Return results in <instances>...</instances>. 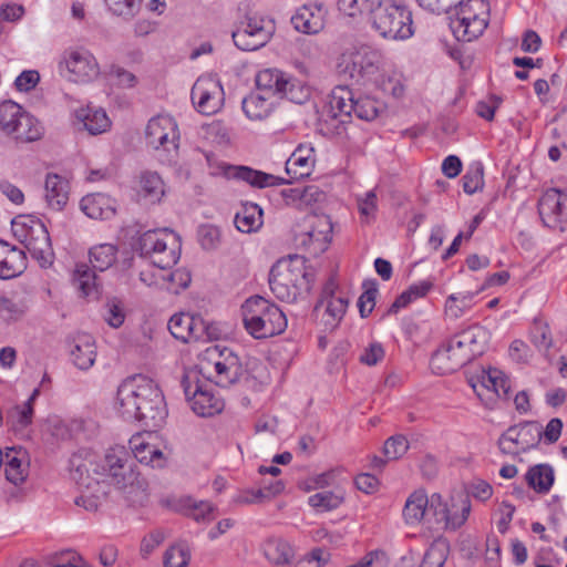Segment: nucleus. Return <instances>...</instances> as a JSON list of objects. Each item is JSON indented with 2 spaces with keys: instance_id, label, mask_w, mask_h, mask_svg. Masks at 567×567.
Listing matches in <instances>:
<instances>
[{
  "instance_id": "nucleus-1",
  "label": "nucleus",
  "mask_w": 567,
  "mask_h": 567,
  "mask_svg": "<svg viewBox=\"0 0 567 567\" xmlns=\"http://www.w3.org/2000/svg\"><path fill=\"white\" fill-rule=\"evenodd\" d=\"M115 408L125 421L142 422L148 427L159 426L167 414L161 390L141 375L118 386Z\"/></svg>"
},
{
  "instance_id": "nucleus-2",
  "label": "nucleus",
  "mask_w": 567,
  "mask_h": 567,
  "mask_svg": "<svg viewBox=\"0 0 567 567\" xmlns=\"http://www.w3.org/2000/svg\"><path fill=\"white\" fill-rule=\"evenodd\" d=\"M489 333L486 328L473 324L454 334L446 347L434 352L431 368L437 374H449L471 363L487 350Z\"/></svg>"
},
{
  "instance_id": "nucleus-3",
  "label": "nucleus",
  "mask_w": 567,
  "mask_h": 567,
  "mask_svg": "<svg viewBox=\"0 0 567 567\" xmlns=\"http://www.w3.org/2000/svg\"><path fill=\"white\" fill-rule=\"evenodd\" d=\"M103 477L109 476L121 489L125 491V497L132 506H143L148 499L147 483L134 470V461L124 447H114L107 451L104 464L100 465Z\"/></svg>"
},
{
  "instance_id": "nucleus-4",
  "label": "nucleus",
  "mask_w": 567,
  "mask_h": 567,
  "mask_svg": "<svg viewBox=\"0 0 567 567\" xmlns=\"http://www.w3.org/2000/svg\"><path fill=\"white\" fill-rule=\"evenodd\" d=\"M99 468L97 455L89 450H80L70 458L72 478L81 489L74 503L87 512H96L107 493Z\"/></svg>"
},
{
  "instance_id": "nucleus-5",
  "label": "nucleus",
  "mask_w": 567,
  "mask_h": 567,
  "mask_svg": "<svg viewBox=\"0 0 567 567\" xmlns=\"http://www.w3.org/2000/svg\"><path fill=\"white\" fill-rule=\"evenodd\" d=\"M470 503L465 498L461 506L452 504L451 507L441 504L440 495H432L429 499L424 491L419 489L412 493L405 502L403 517L410 525L421 523L425 516L433 511L435 520L443 523L446 528L456 529L462 526L470 514Z\"/></svg>"
},
{
  "instance_id": "nucleus-6",
  "label": "nucleus",
  "mask_w": 567,
  "mask_h": 567,
  "mask_svg": "<svg viewBox=\"0 0 567 567\" xmlns=\"http://www.w3.org/2000/svg\"><path fill=\"white\" fill-rule=\"evenodd\" d=\"M243 322L255 339H266L282 333L287 328L285 313L260 296L250 297L241 306Z\"/></svg>"
},
{
  "instance_id": "nucleus-7",
  "label": "nucleus",
  "mask_w": 567,
  "mask_h": 567,
  "mask_svg": "<svg viewBox=\"0 0 567 567\" xmlns=\"http://www.w3.org/2000/svg\"><path fill=\"white\" fill-rule=\"evenodd\" d=\"M312 282L313 275L307 270L303 261L297 258L278 261L269 275L272 293L286 302H293L302 292L310 291Z\"/></svg>"
},
{
  "instance_id": "nucleus-8",
  "label": "nucleus",
  "mask_w": 567,
  "mask_h": 567,
  "mask_svg": "<svg viewBox=\"0 0 567 567\" xmlns=\"http://www.w3.org/2000/svg\"><path fill=\"white\" fill-rule=\"evenodd\" d=\"M12 231L41 267L52 265L54 252L44 224L32 216H18L12 220Z\"/></svg>"
},
{
  "instance_id": "nucleus-9",
  "label": "nucleus",
  "mask_w": 567,
  "mask_h": 567,
  "mask_svg": "<svg viewBox=\"0 0 567 567\" xmlns=\"http://www.w3.org/2000/svg\"><path fill=\"white\" fill-rule=\"evenodd\" d=\"M199 370L207 379L221 388L236 383L243 374V365L238 357L227 348L219 346L208 347L198 364Z\"/></svg>"
},
{
  "instance_id": "nucleus-10",
  "label": "nucleus",
  "mask_w": 567,
  "mask_h": 567,
  "mask_svg": "<svg viewBox=\"0 0 567 567\" xmlns=\"http://www.w3.org/2000/svg\"><path fill=\"white\" fill-rule=\"evenodd\" d=\"M371 22L384 39L404 40L413 34L411 12L392 0L378 1L371 13Z\"/></svg>"
},
{
  "instance_id": "nucleus-11",
  "label": "nucleus",
  "mask_w": 567,
  "mask_h": 567,
  "mask_svg": "<svg viewBox=\"0 0 567 567\" xmlns=\"http://www.w3.org/2000/svg\"><path fill=\"white\" fill-rule=\"evenodd\" d=\"M455 7L456 17L450 23L455 38L471 42L482 35L488 24L489 4L485 0H458Z\"/></svg>"
},
{
  "instance_id": "nucleus-12",
  "label": "nucleus",
  "mask_w": 567,
  "mask_h": 567,
  "mask_svg": "<svg viewBox=\"0 0 567 567\" xmlns=\"http://www.w3.org/2000/svg\"><path fill=\"white\" fill-rule=\"evenodd\" d=\"M381 64V54L368 45L351 47L337 61L339 72L359 83L374 81Z\"/></svg>"
},
{
  "instance_id": "nucleus-13",
  "label": "nucleus",
  "mask_w": 567,
  "mask_h": 567,
  "mask_svg": "<svg viewBox=\"0 0 567 567\" xmlns=\"http://www.w3.org/2000/svg\"><path fill=\"white\" fill-rule=\"evenodd\" d=\"M179 249L178 237L166 229L148 230L140 237L141 254L159 269L173 267L179 259Z\"/></svg>"
},
{
  "instance_id": "nucleus-14",
  "label": "nucleus",
  "mask_w": 567,
  "mask_h": 567,
  "mask_svg": "<svg viewBox=\"0 0 567 567\" xmlns=\"http://www.w3.org/2000/svg\"><path fill=\"white\" fill-rule=\"evenodd\" d=\"M256 92H264L272 99L285 97L296 104H302L310 95L309 89L301 82L274 69L260 71L256 76Z\"/></svg>"
},
{
  "instance_id": "nucleus-15",
  "label": "nucleus",
  "mask_w": 567,
  "mask_h": 567,
  "mask_svg": "<svg viewBox=\"0 0 567 567\" xmlns=\"http://www.w3.org/2000/svg\"><path fill=\"white\" fill-rule=\"evenodd\" d=\"M338 282L334 276H331L324 284L321 296L313 308L316 321L324 330H334L343 319L349 300L346 297L336 296Z\"/></svg>"
},
{
  "instance_id": "nucleus-16",
  "label": "nucleus",
  "mask_w": 567,
  "mask_h": 567,
  "mask_svg": "<svg viewBox=\"0 0 567 567\" xmlns=\"http://www.w3.org/2000/svg\"><path fill=\"white\" fill-rule=\"evenodd\" d=\"M332 223L327 215H308L296 230V240L313 255L323 252L331 241Z\"/></svg>"
},
{
  "instance_id": "nucleus-17",
  "label": "nucleus",
  "mask_w": 567,
  "mask_h": 567,
  "mask_svg": "<svg viewBox=\"0 0 567 567\" xmlns=\"http://www.w3.org/2000/svg\"><path fill=\"white\" fill-rule=\"evenodd\" d=\"M182 386L186 400L197 415L212 416L223 410L224 402L215 396L210 390L206 389L196 371H188L184 374Z\"/></svg>"
},
{
  "instance_id": "nucleus-18",
  "label": "nucleus",
  "mask_w": 567,
  "mask_h": 567,
  "mask_svg": "<svg viewBox=\"0 0 567 567\" xmlns=\"http://www.w3.org/2000/svg\"><path fill=\"white\" fill-rule=\"evenodd\" d=\"M543 436L538 422L527 421L508 427L498 439V447L504 454L517 455L536 447Z\"/></svg>"
},
{
  "instance_id": "nucleus-19",
  "label": "nucleus",
  "mask_w": 567,
  "mask_h": 567,
  "mask_svg": "<svg viewBox=\"0 0 567 567\" xmlns=\"http://www.w3.org/2000/svg\"><path fill=\"white\" fill-rule=\"evenodd\" d=\"M172 336L185 343L217 339L219 331L214 324L206 323L200 317L188 313L174 315L168 321Z\"/></svg>"
},
{
  "instance_id": "nucleus-20",
  "label": "nucleus",
  "mask_w": 567,
  "mask_h": 567,
  "mask_svg": "<svg viewBox=\"0 0 567 567\" xmlns=\"http://www.w3.org/2000/svg\"><path fill=\"white\" fill-rule=\"evenodd\" d=\"M221 86L210 78L198 79L192 89V101L200 113L209 115L220 107Z\"/></svg>"
},
{
  "instance_id": "nucleus-21",
  "label": "nucleus",
  "mask_w": 567,
  "mask_h": 567,
  "mask_svg": "<svg viewBox=\"0 0 567 567\" xmlns=\"http://www.w3.org/2000/svg\"><path fill=\"white\" fill-rule=\"evenodd\" d=\"M270 37L271 31L262 24V21L252 19L233 32L234 43L243 51H255L264 47Z\"/></svg>"
},
{
  "instance_id": "nucleus-22",
  "label": "nucleus",
  "mask_w": 567,
  "mask_h": 567,
  "mask_svg": "<svg viewBox=\"0 0 567 567\" xmlns=\"http://www.w3.org/2000/svg\"><path fill=\"white\" fill-rule=\"evenodd\" d=\"M64 63L75 82L92 81L100 73L95 58L87 51L71 50L66 52Z\"/></svg>"
},
{
  "instance_id": "nucleus-23",
  "label": "nucleus",
  "mask_w": 567,
  "mask_h": 567,
  "mask_svg": "<svg viewBox=\"0 0 567 567\" xmlns=\"http://www.w3.org/2000/svg\"><path fill=\"white\" fill-rule=\"evenodd\" d=\"M326 10L322 4H305L291 18L295 29L306 34H316L324 27Z\"/></svg>"
},
{
  "instance_id": "nucleus-24",
  "label": "nucleus",
  "mask_w": 567,
  "mask_h": 567,
  "mask_svg": "<svg viewBox=\"0 0 567 567\" xmlns=\"http://www.w3.org/2000/svg\"><path fill=\"white\" fill-rule=\"evenodd\" d=\"M144 135L151 142H177L181 131L174 117L161 114L147 122Z\"/></svg>"
},
{
  "instance_id": "nucleus-25",
  "label": "nucleus",
  "mask_w": 567,
  "mask_h": 567,
  "mask_svg": "<svg viewBox=\"0 0 567 567\" xmlns=\"http://www.w3.org/2000/svg\"><path fill=\"white\" fill-rule=\"evenodd\" d=\"M25 269L24 251L0 240V278L10 279L23 272Z\"/></svg>"
},
{
  "instance_id": "nucleus-26",
  "label": "nucleus",
  "mask_w": 567,
  "mask_h": 567,
  "mask_svg": "<svg viewBox=\"0 0 567 567\" xmlns=\"http://www.w3.org/2000/svg\"><path fill=\"white\" fill-rule=\"evenodd\" d=\"M229 174L239 181L246 182L252 187L265 188L284 184H291L290 179H286L261 171L252 169L248 166H231Z\"/></svg>"
},
{
  "instance_id": "nucleus-27",
  "label": "nucleus",
  "mask_w": 567,
  "mask_h": 567,
  "mask_svg": "<svg viewBox=\"0 0 567 567\" xmlns=\"http://www.w3.org/2000/svg\"><path fill=\"white\" fill-rule=\"evenodd\" d=\"M130 447L140 463L151 465L154 468H163L166 465L164 453L158 447L144 442L141 434H136L130 440Z\"/></svg>"
},
{
  "instance_id": "nucleus-28",
  "label": "nucleus",
  "mask_w": 567,
  "mask_h": 567,
  "mask_svg": "<svg viewBox=\"0 0 567 567\" xmlns=\"http://www.w3.org/2000/svg\"><path fill=\"white\" fill-rule=\"evenodd\" d=\"M355 101L351 90L347 86H337L333 89L329 99V112L332 120L340 117V123H346L344 118L354 113Z\"/></svg>"
},
{
  "instance_id": "nucleus-29",
  "label": "nucleus",
  "mask_w": 567,
  "mask_h": 567,
  "mask_svg": "<svg viewBox=\"0 0 567 567\" xmlns=\"http://www.w3.org/2000/svg\"><path fill=\"white\" fill-rule=\"evenodd\" d=\"M4 475L13 485L22 484L29 474V462L25 460V452L11 449L3 456Z\"/></svg>"
},
{
  "instance_id": "nucleus-30",
  "label": "nucleus",
  "mask_w": 567,
  "mask_h": 567,
  "mask_svg": "<svg viewBox=\"0 0 567 567\" xmlns=\"http://www.w3.org/2000/svg\"><path fill=\"white\" fill-rule=\"evenodd\" d=\"M81 209L92 219H109L114 216L113 200L104 194H90L82 198Z\"/></svg>"
},
{
  "instance_id": "nucleus-31",
  "label": "nucleus",
  "mask_w": 567,
  "mask_h": 567,
  "mask_svg": "<svg viewBox=\"0 0 567 567\" xmlns=\"http://www.w3.org/2000/svg\"><path fill=\"white\" fill-rule=\"evenodd\" d=\"M45 199L48 204L61 210L69 199V183L58 174H48L45 178Z\"/></svg>"
},
{
  "instance_id": "nucleus-32",
  "label": "nucleus",
  "mask_w": 567,
  "mask_h": 567,
  "mask_svg": "<svg viewBox=\"0 0 567 567\" xmlns=\"http://www.w3.org/2000/svg\"><path fill=\"white\" fill-rule=\"evenodd\" d=\"M275 101L264 92H254L243 100V111L248 118L261 121L270 114Z\"/></svg>"
},
{
  "instance_id": "nucleus-33",
  "label": "nucleus",
  "mask_w": 567,
  "mask_h": 567,
  "mask_svg": "<svg viewBox=\"0 0 567 567\" xmlns=\"http://www.w3.org/2000/svg\"><path fill=\"white\" fill-rule=\"evenodd\" d=\"M74 364L82 370L93 365L96 352L94 340L89 334H81L76 338L74 348L71 351Z\"/></svg>"
},
{
  "instance_id": "nucleus-34",
  "label": "nucleus",
  "mask_w": 567,
  "mask_h": 567,
  "mask_svg": "<svg viewBox=\"0 0 567 567\" xmlns=\"http://www.w3.org/2000/svg\"><path fill=\"white\" fill-rule=\"evenodd\" d=\"M474 293H452L444 303V316L447 321L455 322L464 318L472 309Z\"/></svg>"
},
{
  "instance_id": "nucleus-35",
  "label": "nucleus",
  "mask_w": 567,
  "mask_h": 567,
  "mask_svg": "<svg viewBox=\"0 0 567 567\" xmlns=\"http://www.w3.org/2000/svg\"><path fill=\"white\" fill-rule=\"evenodd\" d=\"M538 209L543 217L559 218L567 210V196L560 189L551 188L539 199Z\"/></svg>"
},
{
  "instance_id": "nucleus-36",
  "label": "nucleus",
  "mask_w": 567,
  "mask_h": 567,
  "mask_svg": "<svg viewBox=\"0 0 567 567\" xmlns=\"http://www.w3.org/2000/svg\"><path fill=\"white\" fill-rule=\"evenodd\" d=\"M235 225L241 233H252L262 225V209L257 204H245L235 216Z\"/></svg>"
},
{
  "instance_id": "nucleus-37",
  "label": "nucleus",
  "mask_w": 567,
  "mask_h": 567,
  "mask_svg": "<svg viewBox=\"0 0 567 567\" xmlns=\"http://www.w3.org/2000/svg\"><path fill=\"white\" fill-rule=\"evenodd\" d=\"M264 553L267 559L275 565L289 564L295 551L291 545L281 538H269L264 544Z\"/></svg>"
},
{
  "instance_id": "nucleus-38",
  "label": "nucleus",
  "mask_w": 567,
  "mask_h": 567,
  "mask_svg": "<svg viewBox=\"0 0 567 567\" xmlns=\"http://www.w3.org/2000/svg\"><path fill=\"white\" fill-rule=\"evenodd\" d=\"M525 478L537 493H547L554 484V471L547 464H537L527 471Z\"/></svg>"
},
{
  "instance_id": "nucleus-39",
  "label": "nucleus",
  "mask_w": 567,
  "mask_h": 567,
  "mask_svg": "<svg viewBox=\"0 0 567 567\" xmlns=\"http://www.w3.org/2000/svg\"><path fill=\"white\" fill-rule=\"evenodd\" d=\"M138 194L151 203H157L165 194L164 182L156 172H143L140 176Z\"/></svg>"
},
{
  "instance_id": "nucleus-40",
  "label": "nucleus",
  "mask_w": 567,
  "mask_h": 567,
  "mask_svg": "<svg viewBox=\"0 0 567 567\" xmlns=\"http://www.w3.org/2000/svg\"><path fill=\"white\" fill-rule=\"evenodd\" d=\"M27 115L22 112V107L12 102L6 101L0 104V127L1 130L10 134H16L20 127L22 116Z\"/></svg>"
},
{
  "instance_id": "nucleus-41",
  "label": "nucleus",
  "mask_w": 567,
  "mask_h": 567,
  "mask_svg": "<svg viewBox=\"0 0 567 567\" xmlns=\"http://www.w3.org/2000/svg\"><path fill=\"white\" fill-rule=\"evenodd\" d=\"M76 117L92 135L105 132L111 124L106 113L102 110L81 109L76 112Z\"/></svg>"
},
{
  "instance_id": "nucleus-42",
  "label": "nucleus",
  "mask_w": 567,
  "mask_h": 567,
  "mask_svg": "<svg viewBox=\"0 0 567 567\" xmlns=\"http://www.w3.org/2000/svg\"><path fill=\"white\" fill-rule=\"evenodd\" d=\"M175 511L184 512L187 516L192 517L196 522H209L214 517L212 516L214 507L207 502H194L190 497H184L178 501L174 506Z\"/></svg>"
},
{
  "instance_id": "nucleus-43",
  "label": "nucleus",
  "mask_w": 567,
  "mask_h": 567,
  "mask_svg": "<svg viewBox=\"0 0 567 567\" xmlns=\"http://www.w3.org/2000/svg\"><path fill=\"white\" fill-rule=\"evenodd\" d=\"M74 282L84 297L97 298L99 282L95 272L85 264H80L74 270Z\"/></svg>"
},
{
  "instance_id": "nucleus-44",
  "label": "nucleus",
  "mask_w": 567,
  "mask_h": 567,
  "mask_svg": "<svg viewBox=\"0 0 567 567\" xmlns=\"http://www.w3.org/2000/svg\"><path fill=\"white\" fill-rule=\"evenodd\" d=\"M482 385L501 399L507 400L509 396V380L497 369H488V371H484L482 375Z\"/></svg>"
},
{
  "instance_id": "nucleus-45",
  "label": "nucleus",
  "mask_w": 567,
  "mask_h": 567,
  "mask_svg": "<svg viewBox=\"0 0 567 567\" xmlns=\"http://www.w3.org/2000/svg\"><path fill=\"white\" fill-rule=\"evenodd\" d=\"M117 248L111 244H101L90 250V262L95 270L104 271L116 260Z\"/></svg>"
},
{
  "instance_id": "nucleus-46",
  "label": "nucleus",
  "mask_w": 567,
  "mask_h": 567,
  "mask_svg": "<svg viewBox=\"0 0 567 567\" xmlns=\"http://www.w3.org/2000/svg\"><path fill=\"white\" fill-rule=\"evenodd\" d=\"M344 501L342 492L322 491L311 495L308 503L320 512H328L338 508Z\"/></svg>"
},
{
  "instance_id": "nucleus-47",
  "label": "nucleus",
  "mask_w": 567,
  "mask_h": 567,
  "mask_svg": "<svg viewBox=\"0 0 567 567\" xmlns=\"http://www.w3.org/2000/svg\"><path fill=\"white\" fill-rule=\"evenodd\" d=\"M449 543L445 539H435L424 554L422 565L424 567H443L449 555Z\"/></svg>"
},
{
  "instance_id": "nucleus-48",
  "label": "nucleus",
  "mask_w": 567,
  "mask_h": 567,
  "mask_svg": "<svg viewBox=\"0 0 567 567\" xmlns=\"http://www.w3.org/2000/svg\"><path fill=\"white\" fill-rule=\"evenodd\" d=\"M43 137V127L37 118L31 115L22 116L20 127L17 131L14 138L22 142H38Z\"/></svg>"
},
{
  "instance_id": "nucleus-49",
  "label": "nucleus",
  "mask_w": 567,
  "mask_h": 567,
  "mask_svg": "<svg viewBox=\"0 0 567 567\" xmlns=\"http://www.w3.org/2000/svg\"><path fill=\"white\" fill-rule=\"evenodd\" d=\"M383 104L370 96L355 100L354 114L360 120L372 121L383 111Z\"/></svg>"
},
{
  "instance_id": "nucleus-50",
  "label": "nucleus",
  "mask_w": 567,
  "mask_h": 567,
  "mask_svg": "<svg viewBox=\"0 0 567 567\" xmlns=\"http://www.w3.org/2000/svg\"><path fill=\"white\" fill-rule=\"evenodd\" d=\"M25 306L22 301L4 296L0 297V318L7 322L17 321L25 313Z\"/></svg>"
},
{
  "instance_id": "nucleus-51",
  "label": "nucleus",
  "mask_w": 567,
  "mask_h": 567,
  "mask_svg": "<svg viewBox=\"0 0 567 567\" xmlns=\"http://www.w3.org/2000/svg\"><path fill=\"white\" fill-rule=\"evenodd\" d=\"M364 291L359 297L358 307L362 318H367L375 307V298L378 295V285L374 280H365L363 282Z\"/></svg>"
},
{
  "instance_id": "nucleus-52",
  "label": "nucleus",
  "mask_w": 567,
  "mask_h": 567,
  "mask_svg": "<svg viewBox=\"0 0 567 567\" xmlns=\"http://www.w3.org/2000/svg\"><path fill=\"white\" fill-rule=\"evenodd\" d=\"M299 148L295 152L291 157L286 162V173L291 176L292 179L302 178L309 175L310 158L299 154Z\"/></svg>"
},
{
  "instance_id": "nucleus-53",
  "label": "nucleus",
  "mask_w": 567,
  "mask_h": 567,
  "mask_svg": "<svg viewBox=\"0 0 567 567\" xmlns=\"http://www.w3.org/2000/svg\"><path fill=\"white\" fill-rule=\"evenodd\" d=\"M409 441L402 434L390 436L383 445V453L389 461L399 460L409 450Z\"/></svg>"
},
{
  "instance_id": "nucleus-54",
  "label": "nucleus",
  "mask_w": 567,
  "mask_h": 567,
  "mask_svg": "<svg viewBox=\"0 0 567 567\" xmlns=\"http://www.w3.org/2000/svg\"><path fill=\"white\" fill-rule=\"evenodd\" d=\"M190 553L186 545L178 544L168 548L164 556L165 567H188Z\"/></svg>"
},
{
  "instance_id": "nucleus-55",
  "label": "nucleus",
  "mask_w": 567,
  "mask_h": 567,
  "mask_svg": "<svg viewBox=\"0 0 567 567\" xmlns=\"http://www.w3.org/2000/svg\"><path fill=\"white\" fill-rule=\"evenodd\" d=\"M379 0H339V9L349 17L364 12L372 13Z\"/></svg>"
},
{
  "instance_id": "nucleus-56",
  "label": "nucleus",
  "mask_w": 567,
  "mask_h": 567,
  "mask_svg": "<svg viewBox=\"0 0 567 567\" xmlns=\"http://www.w3.org/2000/svg\"><path fill=\"white\" fill-rule=\"evenodd\" d=\"M104 320L113 328H118L123 324L125 311L121 300L113 298L106 302Z\"/></svg>"
},
{
  "instance_id": "nucleus-57",
  "label": "nucleus",
  "mask_w": 567,
  "mask_h": 567,
  "mask_svg": "<svg viewBox=\"0 0 567 567\" xmlns=\"http://www.w3.org/2000/svg\"><path fill=\"white\" fill-rule=\"evenodd\" d=\"M535 326L536 331L532 341L539 351L548 352L553 347V338L549 324L543 321H535Z\"/></svg>"
},
{
  "instance_id": "nucleus-58",
  "label": "nucleus",
  "mask_w": 567,
  "mask_h": 567,
  "mask_svg": "<svg viewBox=\"0 0 567 567\" xmlns=\"http://www.w3.org/2000/svg\"><path fill=\"white\" fill-rule=\"evenodd\" d=\"M204 135L203 137L207 141L217 142V141H229L231 136V132L229 127L220 122V121H213L212 123L206 124L204 127Z\"/></svg>"
},
{
  "instance_id": "nucleus-59",
  "label": "nucleus",
  "mask_w": 567,
  "mask_h": 567,
  "mask_svg": "<svg viewBox=\"0 0 567 567\" xmlns=\"http://www.w3.org/2000/svg\"><path fill=\"white\" fill-rule=\"evenodd\" d=\"M110 10L120 17L131 18L140 9L141 0H105Z\"/></svg>"
},
{
  "instance_id": "nucleus-60",
  "label": "nucleus",
  "mask_w": 567,
  "mask_h": 567,
  "mask_svg": "<svg viewBox=\"0 0 567 567\" xmlns=\"http://www.w3.org/2000/svg\"><path fill=\"white\" fill-rule=\"evenodd\" d=\"M266 502H269V495L266 489L261 488L244 491L234 498V503L237 505L264 504Z\"/></svg>"
},
{
  "instance_id": "nucleus-61",
  "label": "nucleus",
  "mask_w": 567,
  "mask_h": 567,
  "mask_svg": "<svg viewBox=\"0 0 567 567\" xmlns=\"http://www.w3.org/2000/svg\"><path fill=\"white\" fill-rule=\"evenodd\" d=\"M198 238L200 246L206 250H210L219 243L220 233L214 226H202L198 230Z\"/></svg>"
},
{
  "instance_id": "nucleus-62",
  "label": "nucleus",
  "mask_w": 567,
  "mask_h": 567,
  "mask_svg": "<svg viewBox=\"0 0 567 567\" xmlns=\"http://www.w3.org/2000/svg\"><path fill=\"white\" fill-rule=\"evenodd\" d=\"M384 358V349L381 343L373 342L367 347L360 355V361L367 365H375Z\"/></svg>"
},
{
  "instance_id": "nucleus-63",
  "label": "nucleus",
  "mask_w": 567,
  "mask_h": 567,
  "mask_svg": "<svg viewBox=\"0 0 567 567\" xmlns=\"http://www.w3.org/2000/svg\"><path fill=\"white\" fill-rule=\"evenodd\" d=\"M463 189L466 194L472 195L483 187V169L476 168L472 173L463 176Z\"/></svg>"
},
{
  "instance_id": "nucleus-64",
  "label": "nucleus",
  "mask_w": 567,
  "mask_h": 567,
  "mask_svg": "<svg viewBox=\"0 0 567 567\" xmlns=\"http://www.w3.org/2000/svg\"><path fill=\"white\" fill-rule=\"evenodd\" d=\"M97 427V424L92 419H84V417H74L69 423V429L72 434H94L95 430Z\"/></svg>"
}]
</instances>
